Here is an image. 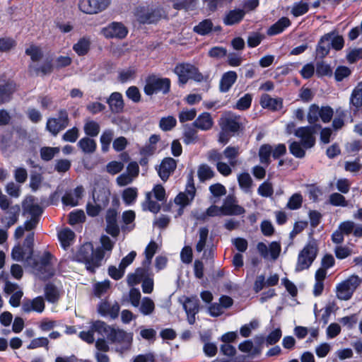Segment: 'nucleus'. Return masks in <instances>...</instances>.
I'll use <instances>...</instances> for the list:
<instances>
[{"instance_id": "12", "label": "nucleus", "mask_w": 362, "mask_h": 362, "mask_svg": "<svg viewBox=\"0 0 362 362\" xmlns=\"http://www.w3.org/2000/svg\"><path fill=\"white\" fill-rule=\"evenodd\" d=\"M235 198L233 195L229 194L223 200L222 209V216H238L245 213V209L235 204Z\"/></svg>"}, {"instance_id": "58", "label": "nucleus", "mask_w": 362, "mask_h": 362, "mask_svg": "<svg viewBox=\"0 0 362 362\" xmlns=\"http://www.w3.org/2000/svg\"><path fill=\"white\" fill-rule=\"evenodd\" d=\"M85 218L84 212L81 209L74 210L69 214V223L70 225L82 223L85 221Z\"/></svg>"}, {"instance_id": "51", "label": "nucleus", "mask_w": 362, "mask_h": 362, "mask_svg": "<svg viewBox=\"0 0 362 362\" xmlns=\"http://www.w3.org/2000/svg\"><path fill=\"white\" fill-rule=\"evenodd\" d=\"M110 195V192L109 190L107 191H100L96 195L95 193H93V201L95 204H99L101 206V208H104L109 204V197Z\"/></svg>"}, {"instance_id": "27", "label": "nucleus", "mask_w": 362, "mask_h": 362, "mask_svg": "<svg viewBox=\"0 0 362 362\" xmlns=\"http://www.w3.org/2000/svg\"><path fill=\"white\" fill-rule=\"evenodd\" d=\"M184 131L182 133L183 142L186 145L195 144L198 140L197 130L192 124H186L183 126Z\"/></svg>"}, {"instance_id": "5", "label": "nucleus", "mask_w": 362, "mask_h": 362, "mask_svg": "<svg viewBox=\"0 0 362 362\" xmlns=\"http://www.w3.org/2000/svg\"><path fill=\"white\" fill-rule=\"evenodd\" d=\"M361 282L357 275H352L337 284L336 296L338 299L348 300L351 298L354 291Z\"/></svg>"}, {"instance_id": "52", "label": "nucleus", "mask_w": 362, "mask_h": 362, "mask_svg": "<svg viewBox=\"0 0 362 362\" xmlns=\"http://www.w3.org/2000/svg\"><path fill=\"white\" fill-rule=\"evenodd\" d=\"M17 45L16 40L11 37H0V52H8Z\"/></svg>"}, {"instance_id": "57", "label": "nucleus", "mask_w": 362, "mask_h": 362, "mask_svg": "<svg viewBox=\"0 0 362 362\" xmlns=\"http://www.w3.org/2000/svg\"><path fill=\"white\" fill-rule=\"evenodd\" d=\"M177 124V120L173 116L163 117L160 119L159 127L164 132L170 131Z\"/></svg>"}, {"instance_id": "30", "label": "nucleus", "mask_w": 362, "mask_h": 362, "mask_svg": "<svg viewBox=\"0 0 362 362\" xmlns=\"http://www.w3.org/2000/svg\"><path fill=\"white\" fill-rule=\"evenodd\" d=\"M182 303L186 314H197L199 311V301L196 297H185V301L182 302Z\"/></svg>"}, {"instance_id": "2", "label": "nucleus", "mask_w": 362, "mask_h": 362, "mask_svg": "<svg viewBox=\"0 0 362 362\" xmlns=\"http://www.w3.org/2000/svg\"><path fill=\"white\" fill-rule=\"evenodd\" d=\"M170 88L171 81L169 78L151 74L146 77L144 92L147 96H152L158 93L167 95L170 93Z\"/></svg>"}, {"instance_id": "25", "label": "nucleus", "mask_w": 362, "mask_h": 362, "mask_svg": "<svg viewBox=\"0 0 362 362\" xmlns=\"http://www.w3.org/2000/svg\"><path fill=\"white\" fill-rule=\"evenodd\" d=\"M332 33H326L320 38L315 49L317 57L324 59L329 53L332 47L329 45V39Z\"/></svg>"}, {"instance_id": "4", "label": "nucleus", "mask_w": 362, "mask_h": 362, "mask_svg": "<svg viewBox=\"0 0 362 362\" xmlns=\"http://www.w3.org/2000/svg\"><path fill=\"white\" fill-rule=\"evenodd\" d=\"M107 339L111 344H117L115 350L117 352L123 354L132 347L133 333L113 327L111 332L107 334Z\"/></svg>"}, {"instance_id": "11", "label": "nucleus", "mask_w": 362, "mask_h": 362, "mask_svg": "<svg viewBox=\"0 0 362 362\" xmlns=\"http://www.w3.org/2000/svg\"><path fill=\"white\" fill-rule=\"evenodd\" d=\"M118 212L115 209H108L105 215V231L112 238H117L120 233V228L117 224Z\"/></svg>"}, {"instance_id": "47", "label": "nucleus", "mask_w": 362, "mask_h": 362, "mask_svg": "<svg viewBox=\"0 0 362 362\" xmlns=\"http://www.w3.org/2000/svg\"><path fill=\"white\" fill-rule=\"evenodd\" d=\"M100 124L94 121L89 120L85 123L83 130L85 134L89 137H95L100 132Z\"/></svg>"}, {"instance_id": "41", "label": "nucleus", "mask_w": 362, "mask_h": 362, "mask_svg": "<svg viewBox=\"0 0 362 362\" xmlns=\"http://www.w3.org/2000/svg\"><path fill=\"white\" fill-rule=\"evenodd\" d=\"M136 69L134 66H129L127 69H122L118 71L117 79L121 83L134 79L136 77Z\"/></svg>"}, {"instance_id": "61", "label": "nucleus", "mask_w": 362, "mask_h": 362, "mask_svg": "<svg viewBox=\"0 0 362 362\" xmlns=\"http://www.w3.org/2000/svg\"><path fill=\"white\" fill-rule=\"evenodd\" d=\"M238 182L241 189L248 190L252 183V178L247 172H243L238 176Z\"/></svg>"}, {"instance_id": "21", "label": "nucleus", "mask_w": 362, "mask_h": 362, "mask_svg": "<svg viewBox=\"0 0 362 362\" xmlns=\"http://www.w3.org/2000/svg\"><path fill=\"white\" fill-rule=\"evenodd\" d=\"M245 16V11L243 8H234L226 13L223 22L226 25H233L241 22Z\"/></svg>"}, {"instance_id": "53", "label": "nucleus", "mask_w": 362, "mask_h": 362, "mask_svg": "<svg viewBox=\"0 0 362 362\" xmlns=\"http://www.w3.org/2000/svg\"><path fill=\"white\" fill-rule=\"evenodd\" d=\"M113 137V132L111 129H105L100 135V141L101 149L103 152L109 150L110 143Z\"/></svg>"}, {"instance_id": "36", "label": "nucleus", "mask_w": 362, "mask_h": 362, "mask_svg": "<svg viewBox=\"0 0 362 362\" xmlns=\"http://www.w3.org/2000/svg\"><path fill=\"white\" fill-rule=\"evenodd\" d=\"M329 33H332L331 37L329 39V45L336 51L341 50L344 46V37L339 35L337 30H333Z\"/></svg>"}, {"instance_id": "20", "label": "nucleus", "mask_w": 362, "mask_h": 362, "mask_svg": "<svg viewBox=\"0 0 362 362\" xmlns=\"http://www.w3.org/2000/svg\"><path fill=\"white\" fill-rule=\"evenodd\" d=\"M93 245L91 243L82 245L74 255L72 260L76 262L86 264L89 257L93 255Z\"/></svg>"}, {"instance_id": "6", "label": "nucleus", "mask_w": 362, "mask_h": 362, "mask_svg": "<svg viewBox=\"0 0 362 362\" xmlns=\"http://www.w3.org/2000/svg\"><path fill=\"white\" fill-rule=\"evenodd\" d=\"M134 16L139 24L150 25L157 23L160 20L162 14L158 8L139 6L135 8Z\"/></svg>"}, {"instance_id": "19", "label": "nucleus", "mask_w": 362, "mask_h": 362, "mask_svg": "<svg viewBox=\"0 0 362 362\" xmlns=\"http://www.w3.org/2000/svg\"><path fill=\"white\" fill-rule=\"evenodd\" d=\"M105 257L104 251L100 247H98L86 262V269L90 274L95 273V269L101 265V262Z\"/></svg>"}, {"instance_id": "10", "label": "nucleus", "mask_w": 362, "mask_h": 362, "mask_svg": "<svg viewBox=\"0 0 362 362\" xmlns=\"http://www.w3.org/2000/svg\"><path fill=\"white\" fill-rule=\"evenodd\" d=\"M110 4V0H79V9L87 14H95L104 11Z\"/></svg>"}, {"instance_id": "22", "label": "nucleus", "mask_w": 362, "mask_h": 362, "mask_svg": "<svg viewBox=\"0 0 362 362\" xmlns=\"http://www.w3.org/2000/svg\"><path fill=\"white\" fill-rule=\"evenodd\" d=\"M291 25V21L288 17L282 16L274 24L268 28L267 34L269 36H274L283 33Z\"/></svg>"}, {"instance_id": "13", "label": "nucleus", "mask_w": 362, "mask_h": 362, "mask_svg": "<svg viewBox=\"0 0 362 362\" xmlns=\"http://www.w3.org/2000/svg\"><path fill=\"white\" fill-rule=\"evenodd\" d=\"M35 200L34 196L28 195L26 197L22 202L23 214H28L31 215L32 218H37L40 221L44 209L40 204H34Z\"/></svg>"}, {"instance_id": "32", "label": "nucleus", "mask_w": 362, "mask_h": 362, "mask_svg": "<svg viewBox=\"0 0 362 362\" xmlns=\"http://www.w3.org/2000/svg\"><path fill=\"white\" fill-rule=\"evenodd\" d=\"M212 29L213 23L211 20L206 18L194 26L193 31L201 36H205L212 33Z\"/></svg>"}, {"instance_id": "24", "label": "nucleus", "mask_w": 362, "mask_h": 362, "mask_svg": "<svg viewBox=\"0 0 362 362\" xmlns=\"http://www.w3.org/2000/svg\"><path fill=\"white\" fill-rule=\"evenodd\" d=\"M192 124L198 129L207 131L213 127L214 121L211 114L204 112L200 114Z\"/></svg>"}, {"instance_id": "34", "label": "nucleus", "mask_w": 362, "mask_h": 362, "mask_svg": "<svg viewBox=\"0 0 362 362\" xmlns=\"http://www.w3.org/2000/svg\"><path fill=\"white\" fill-rule=\"evenodd\" d=\"M138 197V189L134 187L125 188L122 193V199L126 206L133 205Z\"/></svg>"}, {"instance_id": "9", "label": "nucleus", "mask_w": 362, "mask_h": 362, "mask_svg": "<svg viewBox=\"0 0 362 362\" xmlns=\"http://www.w3.org/2000/svg\"><path fill=\"white\" fill-rule=\"evenodd\" d=\"M101 34L107 39H124L128 34L127 28L122 23L113 21L101 29Z\"/></svg>"}, {"instance_id": "55", "label": "nucleus", "mask_w": 362, "mask_h": 362, "mask_svg": "<svg viewBox=\"0 0 362 362\" xmlns=\"http://www.w3.org/2000/svg\"><path fill=\"white\" fill-rule=\"evenodd\" d=\"M329 203L334 206L346 207L348 206V202L346 198L338 192H334L329 195Z\"/></svg>"}, {"instance_id": "18", "label": "nucleus", "mask_w": 362, "mask_h": 362, "mask_svg": "<svg viewBox=\"0 0 362 362\" xmlns=\"http://www.w3.org/2000/svg\"><path fill=\"white\" fill-rule=\"evenodd\" d=\"M110 110L112 113L119 114L123 112L124 103L122 93L119 92H113L106 99Z\"/></svg>"}, {"instance_id": "42", "label": "nucleus", "mask_w": 362, "mask_h": 362, "mask_svg": "<svg viewBox=\"0 0 362 362\" xmlns=\"http://www.w3.org/2000/svg\"><path fill=\"white\" fill-rule=\"evenodd\" d=\"M315 74L318 78H322L324 76L331 77L333 74V71L330 64L321 61L317 62L315 64Z\"/></svg>"}, {"instance_id": "44", "label": "nucleus", "mask_w": 362, "mask_h": 362, "mask_svg": "<svg viewBox=\"0 0 362 362\" xmlns=\"http://www.w3.org/2000/svg\"><path fill=\"white\" fill-rule=\"evenodd\" d=\"M308 11L309 4L301 0L293 4L291 13L294 17H298L305 14Z\"/></svg>"}, {"instance_id": "28", "label": "nucleus", "mask_w": 362, "mask_h": 362, "mask_svg": "<svg viewBox=\"0 0 362 362\" xmlns=\"http://www.w3.org/2000/svg\"><path fill=\"white\" fill-rule=\"evenodd\" d=\"M73 50L78 57L86 55L90 49V40L86 37H81L72 47Z\"/></svg>"}, {"instance_id": "31", "label": "nucleus", "mask_w": 362, "mask_h": 362, "mask_svg": "<svg viewBox=\"0 0 362 362\" xmlns=\"http://www.w3.org/2000/svg\"><path fill=\"white\" fill-rule=\"evenodd\" d=\"M136 218V214L133 210H127L122 213V221L124 223L121 226L123 231L132 230L134 228L135 224L133 223Z\"/></svg>"}, {"instance_id": "49", "label": "nucleus", "mask_w": 362, "mask_h": 362, "mask_svg": "<svg viewBox=\"0 0 362 362\" xmlns=\"http://www.w3.org/2000/svg\"><path fill=\"white\" fill-rule=\"evenodd\" d=\"M34 240H35V233L34 232H31L28 233L24 241L23 246L28 250V255L25 258L26 261H30L33 259V252H34Z\"/></svg>"}, {"instance_id": "54", "label": "nucleus", "mask_w": 362, "mask_h": 362, "mask_svg": "<svg viewBox=\"0 0 362 362\" xmlns=\"http://www.w3.org/2000/svg\"><path fill=\"white\" fill-rule=\"evenodd\" d=\"M351 74V69L344 65L338 66L334 71V79L337 82L342 81L344 78H348Z\"/></svg>"}, {"instance_id": "14", "label": "nucleus", "mask_w": 362, "mask_h": 362, "mask_svg": "<svg viewBox=\"0 0 362 362\" xmlns=\"http://www.w3.org/2000/svg\"><path fill=\"white\" fill-rule=\"evenodd\" d=\"M176 168L177 161L174 158L171 157L164 158L161 160L158 169H157L158 175L163 182H166Z\"/></svg>"}, {"instance_id": "46", "label": "nucleus", "mask_w": 362, "mask_h": 362, "mask_svg": "<svg viewBox=\"0 0 362 362\" xmlns=\"http://www.w3.org/2000/svg\"><path fill=\"white\" fill-rule=\"evenodd\" d=\"M252 95L251 93H245L243 97L240 98L233 108L245 111L248 110L252 104Z\"/></svg>"}, {"instance_id": "64", "label": "nucleus", "mask_w": 362, "mask_h": 362, "mask_svg": "<svg viewBox=\"0 0 362 362\" xmlns=\"http://www.w3.org/2000/svg\"><path fill=\"white\" fill-rule=\"evenodd\" d=\"M126 96L132 102L137 103L141 101V95L137 86H132L129 87L126 92Z\"/></svg>"}, {"instance_id": "33", "label": "nucleus", "mask_w": 362, "mask_h": 362, "mask_svg": "<svg viewBox=\"0 0 362 362\" xmlns=\"http://www.w3.org/2000/svg\"><path fill=\"white\" fill-rule=\"evenodd\" d=\"M196 194V189L194 190H188L186 189L185 192H180L174 199V203L175 204H185L187 203V206L189 205Z\"/></svg>"}, {"instance_id": "38", "label": "nucleus", "mask_w": 362, "mask_h": 362, "mask_svg": "<svg viewBox=\"0 0 362 362\" xmlns=\"http://www.w3.org/2000/svg\"><path fill=\"white\" fill-rule=\"evenodd\" d=\"M258 154L260 162L268 166L271 163L270 157L272 156V146L269 144H262L259 147Z\"/></svg>"}, {"instance_id": "56", "label": "nucleus", "mask_w": 362, "mask_h": 362, "mask_svg": "<svg viewBox=\"0 0 362 362\" xmlns=\"http://www.w3.org/2000/svg\"><path fill=\"white\" fill-rule=\"evenodd\" d=\"M303 204V196L300 193H294L288 199L287 208L291 210H297L300 209Z\"/></svg>"}, {"instance_id": "60", "label": "nucleus", "mask_w": 362, "mask_h": 362, "mask_svg": "<svg viewBox=\"0 0 362 362\" xmlns=\"http://www.w3.org/2000/svg\"><path fill=\"white\" fill-rule=\"evenodd\" d=\"M258 194L263 197H270L274 193L272 183L268 180L264 181L258 187Z\"/></svg>"}, {"instance_id": "63", "label": "nucleus", "mask_w": 362, "mask_h": 362, "mask_svg": "<svg viewBox=\"0 0 362 362\" xmlns=\"http://www.w3.org/2000/svg\"><path fill=\"white\" fill-rule=\"evenodd\" d=\"M320 108L317 104H312L310 106L308 113L307 115V120L309 124H314L320 118Z\"/></svg>"}, {"instance_id": "23", "label": "nucleus", "mask_w": 362, "mask_h": 362, "mask_svg": "<svg viewBox=\"0 0 362 362\" xmlns=\"http://www.w3.org/2000/svg\"><path fill=\"white\" fill-rule=\"evenodd\" d=\"M238 74L235 71L225 72L220 80L219 90L221 93H227L236 82Z\"/></svg>"}, {"instance_id": "26", "label": "nucleus", "mask_w": 362, "mask_h": 362, "mask_svg": "<svg viewBox=\"0 0 362 362\" xmlns=\"http://www.w3.org/2000/svg\"><path fill=\"white\" fill-rule=\"evenodd\" d=\"M33 69L36 75H40L41 76L49 75L54 69L53 59L51 57H47L44 59L41 64L33 66Z\"/></svg>"}, {"instance_id": "3", "label": "nucleus", "mask_w": 362, "mask_h": 362, "mask_svg": "<svg viewBox=\"0 0 362 362\" xmlns=\"http://www.w3.org/2000/svg\"><path fill=\"white\" fill-rule=\"evenodd\" d=\"M317 252V243L313 238L312 233H310L308 242L298 254L296 272H298L308 269L316 259Z\"/></svg>"}, {"instance_id": "39", "label": "nucleus", "mask_w": 362, "mask_h": 362, "mask_svg": "<svg viewBox=\"0 0 362 362\" xmlns=\"http://www.w3.org/2000/svg\"><path fill=\"white\" fill-rule=\"evenodd\" d=\"M74 232L69 228H64L58 233V239L64 249H66L69 246L71 241L74 238Z\"/></svg>"}, {"instance_id": "29", "label": "nucleus", "mask_w": 362, "mask_h": 362, "mask_svg": "<svg viewBox=\"0 0 362 362\" xmlns=\"http://www.w3.org/2000/svg\"><path fill=\"white\" fill-rule=\"evenodd\" d=\"M45 297L47 302L54 303L59 299L57 287L52 282H48L44 287Z\"/></svg>"}, {"instance_id": "50", "label": "nucleus", "mask_w": 362, "mask_h": 362, "mask_svg": "<svg viewBox=\"0 0 362 362\" xmlns=\"http://www.w3.org/2000/svg\"><path fill=\"white\" fill-rule=\"evenodd\" d=\"M25 54L30 56L31 61L33 62L40 61L43 57L42 49L35 45H31L29 47L26 48Z\"/></svg>"}, {"instance_id": "59", "label": "nucleus", "mask_w": 362, "mask_h": 362, "mask_svg": "<svg viewBox=\"0 0 362 362\" xmlns=\"http://www.w3.org/2000/svg\"><path fill=\"white\" fill-rule=\"evenodd\" d=\"M264 35L258 32H252L249 34L247 44L248 47L255 48L257 47L264 40Z\"/></svg>"}, {"instance_id": "45", "label": "nucleus", "mask_w": 362, "mask_h": 362, "mask_svg": "<svg viewBox=\"0 0 362 362\" xmlns=\"http://www.w3.org/2000/svg\"><path fill=\"white\" fill-rule=\"evenodd\" d=\"M59 152V147L43 146L40 149V158L42 160L48 162Z\"/></svg>"}, {"instance_id": "8", "label": "nucleus", "mask_w": 362, "mask_h": 362, "mask_svg": "<svg viewBox=\"0 0 362 362\" xmlns=\"http://www.w3.org/2000/svg\"><path fill=\"white\" fill-rule=\"evenodd\" d=\"M219 125L223 131L228 132L233 136L242 135L245 129V126L240 121V117L235 115L221 118Z\"/></svg>"}, {"instance_id": "17", "label": "nucleus", "mask_w": 362, "mask_h": 362, "mask_svg": "<svg viewBox=\"0 0 362 362\" xmlns=\"http://www.w3.org/2000/svg\"><path fill=\"white\" fill-rule=\"evenodd\" d=\"M350 108H352V113L356 115L362 107V81H359L352 90L349 98Z\"/></svg>"}, {"instance_id": "40", "label": "nucleus", "mask_w": 362, "mask_h": 362, "mask_svg": "<svg viewBox=\"0 0 362 362\" xmlns=\"http://www.w3.org/2000/svg\"><path fill=\"white\" fill-rule=\"evenodd\" d=\"M112 327L107 325L105 322L102 320H95L92 322L90 325V329L93 332H98L99 334L103 336H106L107 337V334L111 332Z\"/></svg>"}, {"instance_id": "48", "label": "nucleus", "mask_w": 362, "mask_h": 362, "mask_svg": "<svg viewBox=\"0 0 362 362\" xmlns=\"http://www.w3.org/2000/svg\"><path fill=\"white\" fill-rule=\"evenodd\" d=\"M155 309L153 300L149 297H144L139 307L140 312L144 315H150Z\"/></svg>"}, {"instance_id": "15", "label": "nucleus", "mask_w": 362, "mask_h": 362, "mask_svg": "<svg viewBox=\"0 0 362 362\" xmlns=\"http://www.w3.org/2000/svg\"><path fill=\"white\" fill-rule=\"evenodd\" d=\"M259 105L263 109L277 112L284 107V100L280 97L274 98L267 93H263L260 96Z\"/></svg>"}, {"instance_id": "1", "label": "nucleus", "mask_w": 362, "mask_h": 362, "mask_svg": "<svg viewBox=\"0 0 362 362\" xmlns=\"http://www.w3.org/2000/svg\"><path fill=\"white\" fill-rule=\"evenodd\" d=\"M174 73L178 76L180 85H185L189 79H192L197 83L207 82L209 75H203L199 69L194 64L182 62L178 63L174 68Z\"/></svg>"}, {"instance_id": "62", "label": "nucleus", "mask_w": 362, "mask_h": 362, "mask_svg": "<svg viewBox=\"0 0 362 362\" xmlns=\"http://www.w3.org/2000/svg\"><path fill=\"white\" fill-rule=\"evenodd\" d=\"M110 287V281L109 280H105L101 282H98L93 287V293L96 297H101L105 294Z\"/></svg>"}, {"instance_id": "35", "label": "nucleus", "mask_w": 362, "mask_h": 362, "mask_svg": "<svg viewBox=\"0 0 362 362\" xmlns=\"http://www.w3.org/2000/svg\"><path fill=\"white\" fill-rule=\"evenodd\" d=\"M78 146L85 153H92L97 148L96 142L89 136L81 138L78 142Z\"/></svg>"}, {"instance_id": "37", "label": "nucleus", "mask_w": 362, "mask_h": 362, "mask_svg": "<svg viewBox=\"0 0 362 362\" xmlns=\"http://www.w3.org/2000/svg\"><path fill=\"white\" fill-rule=\"evenodd\" d=\"M289 151L296 158H303L305 156V149L300 141H288Z\"/></svg>"}, {"instance_id": "43", "label": "nucleus", "mask_w": 362, "mask_h": 362, "mask_svg": "<svg viewBox=\"0 0 362 362\" xmlns=\"http://www.w3.org/2000/svg\"><path fill=\"white\" fill-rule=\"evenodd\" d=\"M197 175L201 182L211 179L214 176V172L207 164H201L198 167Z\"/></svg>"}, {"instance_id": "7", "label": "nucleus", "mask_w": 362, "mask_h": 362, "mask_svg": "<svg viewBox=\"0 0 362 362\" xmlns=\"http://www.w3.org/2000/svg\"><path fill=\"white\" fill-rule=\"evenodd\" d=\"M57 116L48 118L46 123V130L53 136H56L60 131L69 125V113L66 109H60Z\"/></svg>"}, {"instance_id": "16", "label": "nucleus", "mask_w": 362, "mask_h": 362, "mask_svg": "<svg viewBox=\"0 0 362 362\" xmlns=\"http://www.w3.org/2000/svg\"><path fill=\"white\" fill-rule=\"evenodd\" d=\"M16 90V84L13 81H3L0 83V105L10 102Z\"/></svg>"}]
</instances>
